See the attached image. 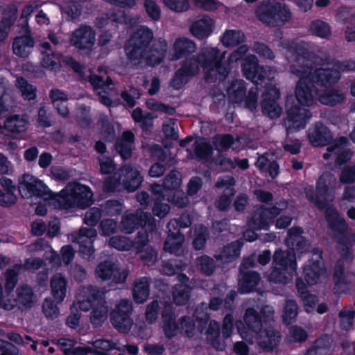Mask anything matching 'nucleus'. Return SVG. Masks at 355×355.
<instances>
[{
    "label": "nucleus",
    "mask_w": 355,
    "mask_h": 355,
    "mask_svg": "<svg viewBox=\"0 0 355 355\" xmlns=\"http://www.w3.org/2000/svg\"><path fill=\"white\" fill-rule=\"evenodd\" d=\"M286 57L291 63V73L299 77L295 96L300 104L311 106L315 101L318 89L315 84L326 88L336 84L340 72L355 70V61L339 62L315 56L303 43L292 42L286 46Z\"/></svg>",
    "instance_id": "obj_1"
},
{
    "label": "nucleus",
    "mask_w": 355,
    "mask_h": 355,
    "mask_svg": "<svg viewBox=\"0 0 355 355\" xmlns=\"http://www.w3.org/2000/svg\"><path fill=\"white\" fill-rule=\"evenodd\" d=\"M128 60L140 68L155 67L162 63L168 51V43L162 37L155 39L152 29L138 26L130 35L124 46Z\"/></svg>",
    "instance_id": "obj_2"
},
{
    "label": "nucleus",
    "mask_w": 355,
    "mask_h": 355,
    "mask_svg": "<svg viewBox=\"0 0 355 355\" xmlns=\"http://www.w3.org/2000/svg\"><path fill=\"white\" fill-rule=\"evenodd\" d=\"M198 60L205 73L207 82H214L217 79H225L230 70L222 64L226 55V51H222L217 47H202L198 53Z\"/></svg>",
    "instance_id": "obj_3"
},
{
    "label": "nucleus",
    "mask_w": 355,
    "mask_h": 355,
    "mask_svg": "<svg viewBox=\"0 0 355 355\" xmlns=\"http://www.w3.org/2000/svg\"><path fill=\"white\" fill-rule=\"evenodd\" d=\"M338 185L337 178L330 172L323 173L318 178L315 190L306 187L304 193L306 198L318 209H324L335 198V189Z\"/></svg>",
    "instance_id": "obj_4"
},
{
    "label": "nucleus",
    "mask_w": 355,
    "mask_h": 355,
    "mask_svg": "<svg viewBox=\"0 0 355 355\" xmlns=\"http://www.w3.org/2000/svg\"><path fill=\"white\" fill-rule=\"evenodd\" d=\"M93 193L84 184L69 182L59 194L58 202L64 209L86 208L93 202Z\"/></svg>",
    "instance_id": "obj_5"
},
{
    "label": "nucleus",
    "mask_w": 355,
    "mask_h": 355,
    "mask_svg": "<svg viewBox=\"0 0 355 355\" xmlns=\"http://www.w3.org/2000/svg\"><path fill=\"white\" fill-rule=\"evenodd\" d=\"M258 19L270 27L281 26L288 22L291 17V12L284 3L277 1H264L256 9Z\"/></svg>",
    "instance_id": "obj_6"
},
{
    "label": "nucleus",
    "mask_w": 355,
    "mask_h": 355,
    "mask_svg": "<svg viewBox=\"0 0 355 355\" xmlns=\"http://www.w3.org/2000/svg\"><path fill=\"white\" fill-rule=\"evenodd\" d=\"M142 181V176L137 168L130 164H124L113 178H107L105 187L108 191H114L122 185L128 191L133 192L139 187Z\"/></svg>",
    "instance_id": "obj_7"
},
{
    "label": "nucleus",
    "mask_w": 355,
    "mask_h": 355,
    "mask_svg": "<svg viewBox=\"0 0 355 355\" xmlns=\"http://www.w3.org/2000/svg\"><path fill=\"white\" fill-rule=\"evenodd\" d=\"M96 277L102 281L111 280L114 284H123L128 275L127 269H122L116 261L108 259L101 261L96 267Z\"/></svg>",
    "instance_id": "obj_8"
},
{
    "label": "nucleus",
    "mask_w": 355,
    "mask_h": 355,
    "mask_svg": "<svg viewBox=\"0 0 355 355\" xmlns=\"http://www.w3.org/2000/svg\"><path fill=\"white\" fill-rule=\"evenodd\" d=\"M18 189L24 198L32 196L45 198L51 196L50 189L42 180L26 173L19 178Z\"/></svg>",
    "instance_id": "obj_9"
},
{
    "label": "nucleus",
    "mask_w": 355,
    "mask_h": 355,
    "mask_svg": "<svg viewBox=\"0 0 355 355\" xmlns=\"http://www.w3.org/2000/svg\"><path fill=\"white\" fill-rule=\"evenodd\" d=\"M96 41V32L88 25L82 24L71 35L70 44L78 50L91 51Z\"/></svg>",
    "instance_id": "obj_10"
},
{
    "label": "nucleus",
    "mask_w": 355,
    "mask_h": 355,
    "mask_svg": "<svg viewBox=\"0 0 355 355\" xmlns=\"http://www.w3.org/2000/svg\"><path fill=\"white\" fill-rule=\"evenodd\" d=\"M121 225L126 233H131L137 226L147 228L149 231L156 229L155 220L150 213L141 209L136 211L135 214H128L123 217Z\"/></svg>",
    "instance_id": "obj_11"
},
{
    "label": "nucleus",
    "mask_w": 355,
    "mask_h": 355,
    "mask_svg": "<svg viewBox=\"0 0 355 355\" xmlns=\"http://www.w3.org/2000/svg\"><path fill=\"white\" fill-rule=\"evenodd\" d=\"M106 291L97 286L89 285L82 286L77 293V304L80 310L88 311L93 308L96 300H101L105 297Z\"/></svg>",
    "instance_id": "obj_12"
},
{
    "label": "nucleus",
    "mask_w": 355,
    "mask_h": 355,
    "mask_svg": "<svg viewBox=\"0 0 355 355\" xmlns=\"http://www.w3.org/2000/svg\"><path fill=\"white\" fill-rule=\"evenodd\" d=\"M324 209L326 219L334 232L333 239L338 243L345 245L344 234L348 228L345 219L340 216L335 207L330 205V203Z\"/></svg>",
    "instance_id": "obj_13"
},
{
    "label": "nucleus",
    "mask_w": 355,
    "mask_h": 355,
    "mask_svg": "<svg viewBox=\"0 0 355 355\" xmlns=\"http://www.w3.org/2000/svg\"><path fill=\"white\" fill-rule=\"evenodd\" d=\"M317 259H312L311 263L304 268V278L309 285H314L329 277V273L322 259V252L315 250Z\"/></svg>",
    "instance_id": "obj_14"
},
{
    "label": "nucleus",
    "mask_w": 355,
    "mask_h": 355,
    "mask_svg": "<svg viewBox=\"0 0 355 355\" xmlns=\"http://www.w3.org/2000/svg\"><path fill=\"white\" fill-rule=\"evenodd\" d=\"M196 50L197 45L193 40L185 36L178 37L172 44L169 60L171 61L178 60L193 54Z\"/></svg>",
    "instance_id": "obj_15"
},
{
    "label": "nucleus",
    "mask_w": 355,
    "mask_h": 355,
    "mask_svg": "<svg viewBox=\"0 0 355 355\" xmlns=\"http://www.w3.org/2000/svg\"><path fill=\"white\" fill-rule=\"evenodd\" d=\"M22 28L24 35L14 38L12 49L15 55L26 58L31 53L35 42L29 34L27 25H25Z\"/></svg>",
    "instance_id": "obj_16"
},
{
    "label": "nucleus",
    "mask_w": 355,
    "mask_h": 355,
    "mask_svg": "<svg viewBox=\"0 0 355 355\" xmlns=\"http://www.w3.org/2000/svg\"><path fill=\"white\" fill-rule=\"evenodd\" d=\"M214 26V20L208 15H203L192 22L189 31L194 37L202 40L211 35Z\"/></svg>",
    "instance_id": "obj_17"
},
{
    "label": "nucleus",
    "mask_w": 355,
    "mask_h": 355,
    "mask_svg": "<svg viewBox=\"0 0 355 355\" xmlns=\"http://www.w3.org/2000/svg\"><path fill=\"white\" fill-rule=\"evenodd\" d=\"M308 138L313 146L321 147L327 146L333 140V135L326 125L317 122L309 129Z\"/></svg>",
    "instance_id": "obj_18"
},
{
    "label": "nucleus",
    "mask_w": 355,
    "mask_h": 355,
    "mask_svg": "<svg viewBox=\"0 0 355 355\" xmlns=\"http://www.w3.org/2000/svg\"><path fill=\"white\" fill-rule=\"evenodd\" d=\"M256 334L259 346L267 352H272L281 340L280 332L273 327H266Z\"/></svg>",
    "instance_id": "obj_19"
},
{
    "label": "nucleus",
    "mask_w": 355,
    "mask_h": 355,
    "mask_svg": "<svg viewBox=\"0 0 355 355\" xmlns=\"http://www.w3.org/2000/svg\"><path fill=\"white\" fill-rule=\"evenodd\" d=\"M42 55L41 66L49 71H55L60 67V54L57 53L48 42H41L39 45Z\"/></svg>",
    "instance_id": "obj_20"
},
{
    "label": "nucleus",
    "mask_w": 355,
    "mask_h": 355,
    "mask_svg": "<svg viewBox=\"0 0 355 355\" xmlns=\"http://www.w3.org/2000/svg\"><path fill=\"white\" fill-rule=\"evenodd\" d=\"M279 97V89L275 85H268L261 95V106L263 111H278L280 110L278 103Z\"/></svg>",
    "instance_id": "obj_21"
},
{
    "label": "nucleus",
    "mask_w": 355,
    "mask_h": 355,
    "mask_svg": "<svg viewBox=\"0 0 355 355\" xmlns=\"http://www.w3.org/2000/svg\"><path fill=\"white\" fill-rule=\"evenodd\" d=\"M88 81L93 86L94 91L99 96V101L101 103L105 105H110L112 101L107 96V90L109 86L112 84V80L107 76L106 80L103 79L101 76H90Z\"/></svg>",
    "instance_id": "obj_22"
},
{
    "label": "nucleus",
    "mask_w": 355,
    "mask_h": 355,
    "mask_svg": "<svg viewBox=\"0 0 355 355\" xmlns=\"http://www.w3.org/2000/svg\"><path fill=\"white\" fill-rule=\"evenodd\" d=\"M272 259L274 266L297 272L296 256L293 250H276Z\"/></svg>",
    "instance_id": "obj_23"
},
{
    "label": "nucleus",
    "mask_w": 355,
    "mask_h": 355,
    "mask_svg": "<svg viewBox=\"0 0 355 355\" xmlns=\"http://www.w3.org/2000/svg\"><path fill=\"white\" fill-rule=\"evenodd\" d=\"M243 242L236 240L223 247L215 255L214 258L223 263L231 262L240 257Z\"/></svg>",
    "instance_id": "obj_24"
},
{
    "label": "nucleus",
    "mask_w": 355,
    "mask_h": 355,
    "mask_svg": "<svg viewBox=\"0 0 355 355\" xmlns=\"http://www.w3.org/2000/svg\"><path fill=\"white\" fill-rule=\"evenodd\" d=\"M163 331L167 338L175 336L180 329V320L177 323L171 305H166L162 311Z\"/></svg>",
    "instance_id": "obj_25"
},
{
    "label": "nucleus",
    "mask_w": 355,
    "mask_h": 355,
    "mask_svg": "<svg viewBox=\"0 0 355 355\" xmlns=\"http://www.w3.org/2000/svg\"><path fill=\"white\" fill-rule=\"evenodd\" d=\"M251 300L245 302L243 306L245 308L243 321L248 328L254 333H259L262 329V322L257 311L251 306Z\"/></svg>",
    "instance_id": "obj_26"
},
{
    "label": "nucleus",
    "mask_w": 355,
    "mask_h": 355,
    "mask_svg": "<svg viewBox=\"0 0 355 355\" xmlns=\"http://www.w3.org/2000/svg\"><path fill=\"white\" fill-rule=\"evenodd\" d=\"M68 282L61 273L55 274L51 279L50 286L51 294L54 300L60 303L66 297Z\"/></svg>",
    "instance_id": "obj_27"
},
{
    "label": "nucleus",
    "mask_w": 355,
    "mask_h": 355,
    "mask_svg": "<svg viewBox=\"0 0 355 355\" xmlns=\"http://www.w3.org/2000/svg\"><path fill=\"white\" fill-rule=\"evenodd\" d=\"M303 230L299 227H294L288 230V236L286 239V245L293 249L305 251L308 249L309 243L302 235Z\"/></svg>",
    "instance_id": "obj_28"
},
{
    "label": "nucleus",
    "mask_w": 355,
    "mask_h": 355,
    "mask_svg": "<svg viewBox=\"0 0 355 355\" xmlns=\"http://www.w3.org/2000/svg\"><path fill=\"white\" fill-rule=\"evenodd\" d=\"M150 293V281L146 277L135 280L132 285V297L137 304L144 303L148 298Z\"/></svg>",
    "instance_id": "obj_29"
},
{
    "label": "nucleus",
    "mask_w": 355,
    "mask_h": 355,
    "mask_svg": "<svg viewBox=\"0 0 355 355\" xmlns=\"http://www.w3.org/2000/svg\"><path fill=\"white\" fill-rule=\"evenodd\" d=\"M347 143V139L345 137H341L327 148L329 152H334L335 155H336V162L338 164L341 165L347 162L352 156V152L345 148Z\"/></svg>",
    "instance_id": "obj_30"
},
{
    "label": "nucleus",
    "mask_w": 355,
    "mask_h": 355,
    "mask_svg": "<svg viewBox=\"0 0 355 355\" xmlns=\"http://www.w3.org/2000/svg\"><path fill=\"white\" fill-rule=\"evenodd\" d=\"M134 147V135L130 131L124 132L115 144V149L123 159H128L132 155Z\"/></svg>",
    "instance_id": "obj_31"
},
{
    "label": "nucleus",
    "mask_w": 355,
    "mask_h": 355,
    "mask_svg": "<svg viewBox=\"0 0 355 355\" xmlns=\"http://www.w3.org/2000/svg\"><path fill=\"white\" fill-rule=\"evenodd\" d=\"M206 340L216 350L223 351L225 349V343L220 336V324L215 320L209 322L206 331Z\"/></svg>",
    "instance_id": "obj_32"
},
{
    "label": "nucleus",
    "mask_w": 355,
    "mask_h": 355,
    "mask_svg": "<svg viewBox=\"0 0 355 355\" xmlns=\"http://www.w3.org/2000/svg\"><path fill=\"white\" fill-rule=\"evenodd\" d=\"M311 115L306 112H287V116L284 120L288 133L293 132L303 128Z\"/></svg>",
    "instance_id": "obj_33"
},
{
    "label": "nucleus",
    "mask_w": 355,
    "mask_h": 355,
    "mask_svg": "<svg viewBox=\"0 0 355 355\" xmlns=\"http://www.w3.org/2000/svg\"><path fill=\"white\" fill-rule=\"evenodd\" d=\"M228 100L234 104H239L246 95L245 82L241 79L233 80L227 88Z\"/></svg>",
    "instance_id": "obj_34"
},
{
    "label": "nucleus",
    "mask_w": 355,
    "mask_h": 355,
    "mask_svg": "<svg viewBox=\"0 0 355 355\" xmlns=\"http://www.w3.org/2000/svg\"><path fill=\"white\" fill-rule=\"evenodd\" d=\"M109 309L104 298L96 300L90 313V322L94 327L101 326L107 319Z\"/></svg>",
    "instance_id": "obj_35"
},
{
    "label": "nucleus",
    "mask_w": 355,
    "mask_h": 355,
    "mask_svg": "<svg viewBox=\"0 0 355 355\" xmlns=\"http://www.w3.org/2000/svg\"><path fill=\"white\" fill-rule=\"evenodd\" d=\"M240 275L239 290L243 293L252 291L261 280L260 275L256 271H250Z\"/></svg>",
    "instance_id": "obj_36"
},
{
    "label": "nucleus",
    "mask_w": 355,
    "mask_h": 355,
    "mask_svg": "<svg viewBox=\"0 0 355 355\" xmlns=\"http://www.w3.org/2000/svg\"><path fill=\"white\" fill-rule=\"evenodd\" d=\"M193 147L197 158L205 162H214L213 148L209 142L201 139L194 142Z\"/></svg>",
    "instance_id": "obj_37"
},
{
    "label": "nucleus",
    "mask_w": 355,
    "mask_h": 355,
    "mask_svg": "<svg viewBox=\"0 0 355 355\" xmlns=\"http://www.w3.org/2000/svg\"><path fill=\"white\" fill-rule=\"evenodd\" d=\"M258 58L254 55L246 56L242 64V71L243 76L252 83L257 84V76L258 73Z\"/></svg>",
    "instance_id": "obj_38"
},
{
    "label": "nucleus",
    "mask_w": 355,
    "mask_h": 355,
    "mask_svg": "<svg viewBox=\"0 0 355 355\" xmlns=\"http://www.w3.org/2000/svg\"><path fill=\"white\" fill-rule=\"evenodd\" d=\"M295 274V271L274 266L268 275V279L275 284H286L293 279Z\"/></svg>",
    "instance_id": "obj_39"
},
{
    "label": "nucleus",
    "mask_w": 355,
    "mask_h": 355,
    "mask_svg": "<svg viewBox=\"0 0 355 355\" xmlns=\"http://www.w3.org/2000/svg\"><path fill=\"white\" fill-rule=\"evenodd\" d=\"M220 41L225 47H234L245 41V35L240 30H226Z\"/></svg>",
    "instance_id": "obj_40"
},
{
    "label": "nucleus",
    "mask_w": 355,
    "mask_h": 355,
    "mask_svg": "<svg viewBox=\"0 0 355 355\" xmlns=\"http://www.w3.org/2000/svg\"><path fill=\"white\" fill-rule=\"evenodd\" d=\"M15 87L24 100H33L36 97L37 88L22 76H17Z\"/></svg>",
    "instance_id": "obj_41"
},
{
    "label": "nucleus",
    "mask_w": 355,
    "mask_h": 355,
    "mask_svg": "<svg viewBox=\"0 0 355 355\" xmlns=\"http://www.w3.org/2000/svg\"><path fill=\"white\" fill-rule=\"evenodd\" d=\"M169 232L164 242V249L170 253L177 254L184 241V236L179 230L177 232Z\"/></svg>",
    "instance_id": "obj_42"
},
{
    "label": "nucleus",
    "mask_w": 355,
    "mask_h": 355,
    "mask_svg": "<svg viewBox=\"0 0 355 355\" xmlns=\"http://www.w3.org/2000/svg\"><path fill=\"white\" fill-rule=\"evenodd\" d=\"M110 321L114 327L123 334H128L133 324L130 316L121 315L116 313H110Z\"/></svg>",
    "instance_id": "obj_43"
},
{
    "label": "nucleus",
    "mask_w": 355,
    "mask_h": 355,
    "mask_svg": "<svg viewBox=\"0 0 355 355\" xmlns=\"http://www.w3.org/2000/svg\"><path fill=\"white\" fill-rule=\"evenodd\" d=\"M58 8L53 3L44 5L42 8L37 11L35 16V21L39 26H46L49 24L51 19L57 12Z\"/></svg>",
    "instance_id": "obj_44"
},
{
    "label": "nucleus",
    "mask_w": 355,
    "mask_h": 355,
    "mask_svg": "<svg viewBox=\"0 0 355 355\" xmlns=\"http://www.w3.org/2000/svg\"><path fill=\"white\" fill-rule=\"evenodd\" d=\"M27 121L24 115L15 114L8 117L4 122V128L12 132H21L26 130Z\"/></svg>",
    "instance_id": "obj_45"
},
{
    "label": "nucleus",
    "mask_w": 355,
    "mask_h": 355,
    "mask_svg": "<svg viewBox=\"0 0 355 355\" xmlns=\"http://www.w3.org/2000/svg\"><path fill=\"white\" fill-rule=\"evenodd\" d=\"M355 310L352 306L343 307L338 313V323L343 330L348 331L353 327Z\"/></svg>",
    "instance_id": "obj_46"
},
{
    "label": "nucleus",
    "mask_w": 355,
    "mask_h": 355,
    "mask_svg": "<svg viewBox=\"0 0 355 355\" xmlns=\"http://www.w3.org/2000/svg\"><path fill=\"white\" fill-rule=\"evenodd\" d=\"M208 229L203 225H196L193 229V246L195 250H202L206 244L207 240L209 238Z\"/></svg>",
    "instance_id": "obj_47"
},
{
    "label": "nucleus",
    "mask_w": 355,
    "mask_h": 355,
    "mask_svg": "<svg viewBox=\"0 0 355 355\" xmlns=\"http://www.w3.org/2000/svg\"><path fill=\"white\" fill-rule=\"evenodd\" d=\"M299 312V306L295 300L288 299L285 301L282 311L283 321L290 324L295 321Z\"/></svg>",
    "instance_id": "obj_48"
},
{
    "label": "nucleus",
    "mask_w": 355,
    "mask_h": 355,
    "mask_svg": "<svg viewBox=\"0 0 355 355\" xmlns=\"http://www.w3.org/2000/svg\"><path fill=\"white\" fill-rule=\"evenodd\" d=\"M252 220L254 228L262 229L268 225L271 215L267 207H260L254 211Z\"/></svg>",
    "instance_id": "obj_49"
},
{
    "label": "nucleus",
    "mask_w": 355,
    "mask_h": 355,
    "mask_svg": "<svg viewBox=\"0 0 355 355\" xmlns=\"http://www.w3.org/2000/svg\"><path fill=\"white\" fill-rule=\"evenodd\" d=\"M186 266L187 265L181 260L171 259L163 262L159 271L164 275L171 276L184 270Z\"/></svg>",
    "instance_id": "obj_50"
},
{
    "label": "nucleus",
    "mask_w": 355,
    "mask_h": 355,
    "mask_svg": "<svg viewBox=\"0 0 355 355\" xmlns=\"http://www.w3.org/2000/svg\"><path fill=\"white\" fill-rule=\"evenodd\" d=\"M190 287L187 285H175L173 288L174 302L179 306L186 304L190 298Z\"/></svg>",
    "instance_id": "obj_51"
},
{
    "label": "nucleus",
    "mask_w": 355,
    "mask_h": 355,
    "mask_svg": "<svg viewBox=\"0 0 355 355\" xmlns=\"http://www.w3.org/2000/svg\"><path fill=\"white\" fill-rule=\"evenodd\" d=\"M311 33L321 38L327 39L331 35L329 25L320 19L313 21L309 26Z\"/></svg>",
    "instance_id": "obj_52"
},
{
    "label": "nucleus",
    "mask_w": 355,
    "mask_h": 355,
    "mask_svg": "<svg viewBox=\"0 0 355 355\" xmlns=\"http://www.w3.org/2000/svg\"><path fill=\"white\" fill-rule=\"evenodd\" d=\"M343 99V94L334 89L324 92L319 96V101L321 103L330 106H334L340 103Z\"/></svg>",
    "instance_id": "obj_53"
},
{
    "label": "nucleus",
    "mask_w": 355,
    "mask_h": 355,
    "mask_svg": "<svg viewBox=\"0 0 355 355\" xmlns=\"http://www.w3.org/2000/svg\"><path fill=\"white\" fill-rule=\"evenodd\" d=\"M200 63L198 60V55H193L189 58L186 59L180 69L182 70L184 73H186L189 77L194 76L199 73Z\"/></svg>",
    "instance_id": "obj_54"
},
{
    "label": "nucleus",
    "mask_w": 355,
    "mask_h": 355,
    "mask_svg": "<svg viewBox=\"0 0 355 355\" xmlns=\"http://www.w3.org/2000/svg\"><path fill=\"white\" fill-rule=\"evenodd\" d=\"M97 236L96 230L93 227H81L77 232H74L71 234V240L72 242H85L87 240L92 241V239Z\"/></svg>",
    "instance_id": "obj_55"
},
{
    "label": "nucleus",
    "mask_w": 355,
    "mask_h": 355,
    "mask_svg": "<svg viewBox=\"0 0 355 355\" xmlns=\"http://www.w3.org/2000/svg\"><path fill=\"white\" fill-rule=\"evenodd\" d=\"M349 274H346L344 271L343 265L338 263L335 266L333 280L336 286L341 287L347 286L352 283Z\"/></svg>",
    "instance_id": "obj_56"
},
{
    "label": "nucleus",
    "mask_w": 355,
    "mask_h": 355,
    "mask_svg": "<svg viewBox=\"0 0 355 355\" xmlns=\"http://www.w3.org/2000/svg\"><path fill=\"white\" fill-rule=\"evenodd\" d=\"M112 247L121 251H128L134 247V242L128 237L123 236H112L109 240Z\"/></svg>",
    "instance_id": "obj_57"
},
{
    "label": "nucleus",
    "mask_w": 355,
    "mask_h": 355,
    "mask_svg": "<svg viewBox=\"0 0 355 355\" xmlns=\"http://www.w3.org/2000/svg\"><path fill=\"white\" fill-rule=\"evenodd\" d=\"M236 180L232 175H223L219 177L215 183L214 187L217 189H225L224 193H228L230 196H234L236 193L234 186Z\"/></svg>",
    "instance_id": "obj_58"
},
{
    "label": "nucleus",
    "mask_w": 355,
    "mask_h": 355,
    "mask_svg": "<svg viewBox=\"0 0 355 355\" xmlns=\"http://www.w3.org/2000/svg\"><path fill=\"white\" fill-rule=\"evenodd\" d=\"M182 182V176L178 171H171L163 180V187L166 190L178 189Z\"/></svg>",
    "instance_id": "obj_59"
},
{
    "label": "nucleus",
    "mask_w": 355,
    "mask_h": 355,
    "mask_svg": "<svg viewBox=\"0 0 355 355\" xmlns=\"http://www.w3.org/2000/svg\"><path fill=\"white\" fill-rule=\"evenodd\" d=\"M234 143L231 135H218L213 138V144L219 152L226 151Z\"/></svg>",
    "instance_id": "obj_60"
},
{
    "label": "nucleus",
    "mask_w": 355,
    "mask_h": 355,
    "mask_svg": "<svg viewBox=\"0 0 355 355\" xmlns=\"http://www.w3.org/2000/svg\"><path fill=\"white\" fill-rule=\"evenodd\" d=\"M17 300L25 306H31L33 303V293L31 288L27 285H23L17 290Z\"/></svg>",
    "instance_id": "obj_61"
},
{
    "label": "nucleus",
    "mask_w": 355,
    "mask_h": 355,
    "mask_svg": "<svg viewBox=\"0 0 355 355\" xmlns=\"http://www.w3.org/2000/svg\"><path fill=\"white\" fill-rule=\"evenodd\" d=\"M197 266L205 275H211L216 268L214 259L207 255H202L197 259Z\"/></svg>",
    "instance_id": "obj_62"
},
{
    "label": "nucleus",
    "mask_w": 355,
    "mask_h": 355,
    "mask_svg": "<svg viewBox=\"0 0 355 355\" xmlns=\"http://www.w3.org/2000/svg\"><path fill=\"white\" fill-rule=\"evenodd\" d=\"M22 268L21 265L16 264L11 268L7 270L6 273V288L7 291H12L17 283V275Z\"/></svg>",
    "instance_id": "obj_63"
},
{
    "label": "nucleus",
    "mask_w": 355,
    "mask_h": 355,
    "mask_svg": "<svg viewBox=\"0 0 355 355\" xmlns=\"http://www.w3.org/2000/svg\"><path fill=\"white\" fill-rule=\"evenodd\" d=\"M141 94L138 89L129 87L128 89L121 92V97L129 108H132L136 105V100L139 99Z\"/></svg>",
    "instance_id": "obj_64"
}]
</instances>
